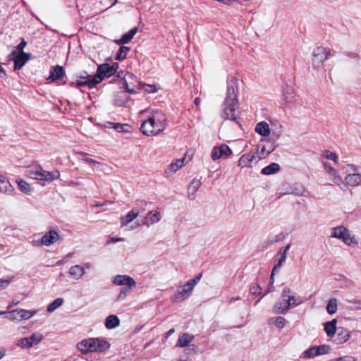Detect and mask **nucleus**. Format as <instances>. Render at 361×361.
<instances>
[{
    "label": "nucleus",
    "mask_w": 361,
    "mask_h": 361,
    "mask_svg": "<svg viewBox=\"0 0 361 361\" xmlns=\"http://www.w3.org/2000/svg\"><path fill=\"white\" fill-rule=\"evenodd\" d=\"M137 30L136 27L132 28L128 32L123 34L121 39H116L115 42L119 45L129 42L136 34Z\"/></svg>",
    "instance_id": "cd10ccee"
},
{
    "label": "nucleus",
    "mask_w": 361,
    "mask_h": 361,
    "mask_svg": "<svg viewBox=\"0 0 361 361\" xmlns=\"http://www.w3.org/2000/svg\"><path fill=\"white\" fill-rule=\"evenodd\" d=\"M129 48L128 47L121 46L116 55L115 59L118 61H123L126 59L128 51H129Z\"/></svg>",
    "instance_id": "ea45409f"
},
{
    "label": "nucleus",
    "mask_w": 361,
    "mask_h": 361,
    "mask_svg": "<svg viewBox=\"0 0 361 361\" xmlns=\"http://www.w3.org/2000/svg\"><path fill=\"white\" fill-rule=\"evenodd\" d=\"M337 310V300L336 298H331L329 300L326 311L329 314H333L336 313Z\"/></svg>",
    "instance_id": "58836bf2"
},
{
    "label": "nucleus",
    "mask_w": 361,
    "mask_h": 361,
    "mask_svg": "<svg viewBox=\"0 0 361 361\" xmlns=\"http://www.w3.org/2000/svg\"><path fill=\"white\" fill-rule=\"evenodd\" d=\"M184 165V159H178L175 162L171 163L165 171L166 177L171 176L173 173L182 168Z\"/></svg>",
    "instance_id": "4be33fe9"
},
{
    "label": "nucleus",
    "mask_w": 361,
    "mask_h": 361,
    "mask_svg": "<svg viewBox=\"0 0 361 361\" xmlns=\"http://www.w3.org/2000/svg\"><path fill=\"white\" fill-rule=\"evenodd\" d=\"M84 267V269H85V268H86V269H90V268L92 267V264H91V263H90V262H87V263H85V265H84V267Z\"/></svg>",
    "instance_id": "338daca9"
},
{
    "label": "nucleus",
    "mask_w": 361,
    "mask_h": 361,
    "mask_svg": "<svg viewBox=\"0 0 361 361\" xmlns=\"http://www.w3.org/2000/svg\"><path fill=\"white\" fill-rule=\"evenodd\" d=\"M123 239L122 238H113L111 239V241L114 242V243H117V242H120V241H122Z\"/></svg>",
    "instance_id": "0e129e2a"
},
{
    "label": "nucleus",
    "mask_w": 361,
    "mask_h": 361,
    "mask_svg": "<svg viewBox=\"0 0 361 361\" xmlns=\"http://www.w3.org/2000/svg\"><path fill=\"white\" fill-rule=\"evenodd\" d=\"M14 281V276H11L8 279H0V290L6 288L9 284Z\"/></svg>",
    "instance_id": "de8ad7c7"
},
{
    "label": "nucleus",
    "mask_w": 361,
    "mask_h": 361,
    "mask_svg": "<svg viewBox=\"0 0 361 361\" xmlns=\"http://www.w3.org/2000/svg\"><path fill=\"white\" fill-rule=\"evenodd\" d=\"M18 188L21 192L25 194H29L31 192V187L26 181L23 179L17 180Z\"/></svg>",
    "instance_id": "e433bc0d"
},
{
    "label": "nucleus",
    "mask_w": 361,
    "mask_h": 361,
    "mask_svg": "<svg viewBox=\"0 0 361 361\" xmlns=\"http://www.w3.org/2000/svg\"><path fill=\"white\" fill-rule=\"evenodd\" d=\"M275 273H273V271H271V276H270V286L271 287H273L272 285L274 282V276Z\"/></svg>",
    "instance_id": "bf43d9fd"
},
{
    "label": "nucleus",
    "mask_w": 361,
    "mask_h": 361,
    "mask_svg": "<svg viewBox=\"0 0 361 361\" xmlns=\"http://www.w3.org/2000/svg\"><path fill=\"white\" fill-rule=\"evenodd\" d=\"M274 150V147H270L269 149H267L266 146H262L259 149L258 148L255 154L257 157L258 161L265 158L267 155L271 154Z\"/></svg>",
    "instance_id": "72a5a7b5"
},
{
    "label": "nucleus",
    "mask_w": 361,
    "mask_h": 361,
    "mask_svg": "<svg viewBox=\"0 0 361 361\" xmlns=\"http://www.w3.org/2000/svg\"><path fill=\"white\" fill-rule=\"evenodd\" d=\"M125 87H126V89L127 90V91L130 93H133L135 92V91L133 90V89H130L128 87V83L126 82H125Z\"/></svg>",
    "instance_id": "680f3d73"
},
{
    "label": "nucleus",
    "mask_w": 361,
    "mask_h": 361,
    "mask_svg": "<svg viewBox=\"0 0 361 361\" xmlns=\"http://www.w3.org/2000/svg\"><path fill=\"white\" fill-rule=\"evenodd\" d=\"M329 51L322 47H317L312 53V63L314 66H320L323 62L328 59Z\"/></svg>",
    "instance_id": "9d476101"
},
{
    "label": "nucleus",
    "mask_w": 361,
    "mask_h": 361,
    "mask_svg": "<svg viewBox=\"0 0 361 361\" xmlns=\"http://www.w3.org/2000/svg\"><path fill=\"white\" fill-rule=\"evenodd\" d=\"M286 293H290V288L286 287L283 289L280 298L272 307L273 313L276 314H286L290 309V303L286 298Z\"/></svg>",
    "instance_id": "0eeeda50"
},
{
    "label": "nucleus",
    "mask_w": 361,
    "mask_h": 361,
    "mask_svg": "<svg viewBox=\"0 0 361 361\" xmlns=\"http://www.w3.org/2000/svg\"><path fill=\"white\" fill-rule=\"evenodd\" d=\"M336 324L337 320L336 319L326 322L324 324V331L328 338H333L335 334H336L338 329Z\"/></svg>",
    "instance_id": "6ab92c4d"
},
{
    "label": "nucleus",
    "mask_w": 361,
    "mask_h": 361,
    "mask_svg": "<svg viewBox=\"0 0 361 361\" xmlns=\"http://www.w3.org/2000/svg\"><path fill=\"white\" fill-rule=\"evenodd\" d=\"M269 323L274 324L278 329H283L286 324V320L284 317L278 316L276 317H271L269 319Z\"/></svg>",
    "instance_id": "f704fd0d"
},
{
    "label": "nucleus",
    "mask_w": 361,
    "mask_h": 361,
    "mask_svg": "<svg viewBox=\"0 0 361 361\" xmlns=\"http://www.w3.org/2000/svg\"><path fill=\"white\" fill-rule=\"evenodd\" d=\"M28 173L33 179L44 180L46 182H52L60 177V173L58 170L47 171L44 170L40 166L30 168Z\"/></svg>",
    "instance_id": "423d86ee"
},
{
    "label": "nucleus",
    "mask_w": 361,
    "mask_h": 361,
    "mask_svg": "<svg viewBox=\"0 0 361 361\" xmlns=\"http://www.w3.org/2000/svg\"><path fill=\"white\" fill-rule=\"evenodd\" d=\"M139 214L138 211L132 209L126 216L121 217V227L126 226L129 223L132 222Z\"/></svg>",
    "instance_id": "bb28decb"
},
{
    "label": "nucleus",
    "mask_w": 361,
    "mask_h": 361,
    "mask_svg": "<svg viewBox=\"0 0 361 361\" xmlns=\"http://www.w3.org/2000/svg\"><path fill=\"white\" fill-rule=\"evenodd\" d=\"M237 81L231 80L228 83L226 96L223 105L224 117L231 121H236L235 109L238 105Z\"/></svg>",
    "instance_id": "f257e3e1"
},
{
    "label": "nucleus",
    "mask_w": 361,
    "mask_h": 361,
    "mask_svg": "<svg viewBox=\"0 0 361 361\" xmlns=\"http://www.w3.org/2000/svg\"><path fill=\"white\" fill-rule=\"evenodd\" d=\"M156 124L155 118L152 116L142 123L140 129L143 134L146 135H154L157 133L156 132Z\"/></svg>",
    "instance_id": "ddd939ff"
},
{
    "label": "nucleus",
    "mask_w": 361,
    "mask_h": 361,
    "mask_svg": "<svg viewBox=\"0 0 361 361\" xmlns=\"http://www.w3.org/2000/svg\"><path fill=\"white\" fill-rule=\"evenodd\" d=\"M6 71L3 68V67L1 66V65L0 64V76L3 78H6Z\"/></svg>",
    "instance_id": "4d7b16f0"
},
{
    "label": "nucleus",
    "mask_w": 361,
    "mask_h": 361,
    "mask_svg": "<svg viewBox=\"0 0 361 361\" xmlns=\"http://www.w3.org/2000/svg\"><path fill=\"white\" fill-rule=\"evenodd\" d=\"M65 75V71L63 68L61 66H56L51 67L50 69V75L49 79L51 81H55L56 80L61 79Z\"/></svg>",
    "instance_id": "412c9836"
},
{
    "label": "nucleus",
    "mask_w": 361,
    "mask_h": 361,
    "mask_svg": "<svg viewBox=\"0 0 361 361\" xmlns=\"http://www.w3.org/2000/svg\"><path fill=\"white\" fill-rule=\"evenodd\" d=\"M332 361H357V359L355 357L350 355H345L343 357L336 358Z\"/></svg>",
    "instance_id": "8fccbe9b"
},
{
    "label": "nucleus",
    "mask_w": 361,
    "mask_h": 361,
    "mask_svg": "<svg viewBox=\"0 0 361 361\" xmlns=\"http://www.w3.org/2000/svg\"><path fill=\"white\" fill-rule=\"evenodd\" d=\"M63 299L62 298H57L47 306V311L48 312H53L57 308L61 307L63 305Z\"/></svg>",
    "instance_id": "c9c22d12"
},
{
    "label": "nucleus",
    "mask_w": 361,
    "mask_h": 361,
    "mask_svg": "<svg viewBox=\"0 0 361 361\" xmlns=\"http://www.w3.org/2000/svg\"><path fill=\"white\" fill-rule=\"evenodd\" d=\"M323 156L327 159L332 160L336 164H338V155L329 150H324L323 152Z\"/></svg>",
    "instance_id": "79ce46f5"
},
{
    "label": "nucleus",
    "mask_w": 361,
    "mask_h": 361,
    "mask_svg": "<svg viewBox=\"0 0 361 361\" xmlns=\"http://www.w3.org/2000/svg\"><path fill=\"white\" fill-rule=\"evenodd\" d=\"M200 185H201V181L199 179L195 178L190 182V183L188 186V198L190 200L195 199V193L200 188Z\"/></svg>",
    "instance_id": "b1692460"
},
{
    "label": "nucleus",
    "mask_w": 361,
    "mask_h": 361,
    "mask_svg": "<svg viewBox=\"0 0 361 361\" xmlns=\"http://www.w3.org/2000/svg\"><path fill=\"white\" fill-rule=\"evenodd\" d=\"M142 90L148 93L155 92L157 91V87L155 85H148L143 84L142 85Z\"/></svg>",
    "instance_id": "09e8293b"
},
{
    "label": "nucleus",
    "mask_w": 361,
    "mask_h": 361,
    "mask_svg": "<svg viewBox=\"0 0 361 361\" xmlns=\"http://www.w3.org/2000/svg\"><path fill=\"white\" fill-rule=\"evenodd\" d=\"M79 154L82 157V159L89 164L93 165L94 166L100 165V163L99 161L87 157L88 154L87 153L80 152Z\"/></svg>",
    "instance_id": "a18cd8bd"
},
{
    "label": "nucleus",
    "mask_w": 361,
    "mask_h": 361,
    "mask_svg": "<svg viewBox=\"0 0 361 361\" xmlns=\"http://www.w3.org/2000/svg\"><path fill=\"white\" fill-rule=\"evenodd\" d=\"M30 58V54L25 52L19 53L18 55L14 58V70L18 71L21 69Z\"/></svg>",
    "instance_id": "f3484780"
},
{
    "label": "nucleus",
    "mask_w": 361,
    "mask_h": 361,
    "mask_svg": "<svg viewBox=\"0 0 361 361\" xmlns=\"http://www.w3.org/2000/svg\"><path fill=\"white\" fill-rule=\"evenodd\" d=\"M78 349L83 354L92 352H103L109 348L108 343L98 338L84 339L77 345Z\"/></svg>",
    "instance_id": "f03ea898"
},
{
    "label": "nucleus",
    "mask_w": 361,
    "mask_h": 361,
    "mask_svg": "<svg viewBox=\"0 0 361 361\" xmlns=\"http://www.w3.org/2000/svg\"><path fill=\"white\" fill-rule=\"evenodd\" d=\"M111 66L115 69V73H116L118 68V64L117 63H114L112 65H111Z\"/></svg>",
    "instance_id": "774afa93"
},
{
    "label": "nucleus",
    "mask_w": 361,
    "mask_h": 361,
    "mask_svg": "<svg viewBox=\"0 0 361 361\" xmlns=\"http://www.w3.org/2000/svg\"><path fill=\"white\" fill-rule=\"evenodd\" d=\"M128 288H123L121 289L118 296V300H123L126 297V295H127V292H128Z\"/></svg>",
    "instance_id": "5fc2aeb1"
},
{
    "label": "nucleus",
    "mask_w": 361,
    "mask_h": 361,
    "mask_svg": "<svg viewBox=\"0 0 361 361\" xmlns=\"http://www.w3.org/2000/svg\"><path fill=\"white\" fill-rule=\"evenodd\" d=\"M13 190V187L9 181L3 176L0 175V192L10 193Z\"/></svg>",
    "instance_id": "473e14b6"
},
{
    "label": "nucleus",
    "mask_w": 361,
    "mask_h": 361,
    "mask_svg": "<svg viewBox=\"0 0 361 361\" xmlns=\"http://www.w3.org/2000/svg\"><path fill=\"white\" fill-rule=\"evenodd\" d=\"M316 348L317 350L318 355L329 354L331 350V348L329 345H316Z\"/></svg>",
    "instance_id": "37998d69"
},
{
    "label": "nucleus",
    "mask_w": 361,
    "mask_h": 361,
    "mask_svg": "<svg viewBox=\"0 0 361 361\" xmlns=\"http://www.w3.org/2000/svg\"><path fill=\"white\" fill-rule=\"evenodd\" d=\"M27 42L24 39H21L20 43L16 47V49L19 51V53L24 52L23 49L26 47Z\"/></svg>",
    "instance_id": "603ef678"
},
{
    "label": "nucleus",
    "mask_w": 361,
    "mask_h": 361,
    "mask_svg": "<svg viewBox=\"0 0 361 361\" xmlns=\"http://www.w3.org/2000/svg\"><path fill=\"white\" fill-rule=\"evenodd\" d=\"M19 303V301L18 300H13L11 301V302L8 305V309H10L11 308L13 305H16Z\"/></svg>",
    "instance_id": "13d9d810"
},
{
    "label": "nucleus",
    "mask_w": 361,
    "mask_h": 361,
    "mask_svg": "<svg viewBox=\"0 0 361 361\" xmlns=\"http://www.w3.org/2000/svg\"><path fill=\"white\" fill-rule=\"evenodd\" d=\"M69 275L75 280L80 279L85 274L84 267L80 265H74L69 269Z\"/></svg>",
    "instance_id": "5701e85b"
},
{
    "label": "nucleus",
    "mask_w": 361,
    "mask_h": 361,
    "mask_svg": "<svg viewBox=\"0 0 361 361\" xmlns=\"http://www.w3.org/2000/svg\"><path fill=\"white\" fill-rule=\"evenodd\" d=\"M350 331L343 327L338 326L336 334H335L333 339L334 343L341 345L346 343L350 338Z\"/></svg>",
    "instance_id": "f8f14e48"
},
{
    "label": "nucleus",
    "mask_w": 361,
    "mask_h": 361,
    "mask_svg": "<svg viewBox=\"0 0 361 361\" xmlns=\"http://www.w3.org/2000/svg\"><path fill=\"white\" fill-rule=\"evenodd\" d=\"M250 293L253 295H260L262 292V288L258 285H253L250 287Z\"/></svg>",
    "instance_id": "3c124183"
},
{
    "label": "nucleus",
    "mask_w": 361,
    "mask_h": 361,
    "mask_svg": "<svg viewBox=\"0 0 361 361\" xmlns=\"http://www.w3.org/2000/svg\"><path fill=\"white\" fill-rule=\"evenodd\" d=\"M17 345L22 348H32V343H30L27 337H24L18 341Z\"/></svg>",
    "instance_id": "c03bdc74"
},
{
    "label": "nucleus",
    "mask_w": 361,
    "mask_h": 361,
    "mask_svg": "<svg viewBox=\"0 0 361 361\" xmlns=\"http://www.w3.org/2000/svg\"><path fill=\"white\" fill-rule=\"evenodd\" d=\"M331 237L341 240L344 244L348 246L358 245L355 235L343 226H338L331 229Z\"/></svg>",
    "instance_id": "39448f33"
},
{
    "label": "nucleus",
    "mask_w": 361,
    "mask_h": 361,
    "mask_svg": "<svg viewBox=\"0 0 361 361\" xmlns=\"http://www.w3.org/2000/svg\"><path fill=\"white\" fill-rule=\"evenodd\" d=\"M120 320L116 315H109L105 322V326L108 329H112L119 326Z\"/></svg>",
    "instance_id": "c756f323"
},
{
    "label": "nucleus",
    "mask_w": 361,
    "mask_h": 361,
    "mask_svg": "<svg viewBox=\"0 0 361 361\" xmlns=\"http://www.w3.org/2000/svg\"><path fill=\"white\" fill-rule=\"evenodd\" d=\"M166 126H167V124L166 123H164L162 125L159 124V133L161 130H163L166 128Z\"/></svg>",
    "instance_id": "e2e57ef3"
},
{
    "label": "nucleus",
    "mask_w": 361,
    "mask_h": 361,
    "mask_svg": "<svg viewBox=\"0 0 361 361\" xmlns=\"http://www.w3.org/2000/svg\"><path fill=\"white\" fill-rule=\"evenodd\" d=\"M280 170V166L277 163H271L263 168L261 171V173L264 175H271L275 174Z\"/></svg>",
    "instance_id": "2f4dec72"
},
{
    "label": "nucleus",
    "mask_w": 361,
    "mask_h": 361,
    "mask_svg": "<svg viewBox=\"0 0 361 361\" xmlns=\"http://www.w3.org/2000/svg\"><path fill=\"white\" fill-rule=\"evenodd\" d=\"M231 154L232 150L231 148L228 145L222 144L219 147H214L212 149L211 152V157L214 161H216L224 156H225V157H228Z\"/></svg>",
    "instance_id": "9b49d317"
},
{
    "label": "nucleus",
    "mask_w": 361,
    "mask_h": 361,
    "mask_svg": "<svg viewBox=\"0 0 361 361\" xmlns=\"http://www.w3.org/2000/svg\"><path fill=\"white\" fill-rule=\"evenodd\" d=\"M194 339V336L188 333H184L178 338L176 346L184 348L188 345Z\"/></svg>",
    "instance_id": "c85d7f7f"
},
{
    "label": "nucleus",
    "mask_w": 361,
    "mask_h": 361,
    "mask_svg": "<svg viewBox=\"0 0 361 361\" xmlns=\"http://www.w3.org/2000/svg\"><path fill=\"white\" fill-rule=\"evenodd\" d=\"M257 157L255 154H243L238 160V166L241 167L248 166Z\"/></svg>",
    "instance_id": "393cba45"
},
{
    "label": "nucleus",
    "mask_w": 361,
    "mask_h": 361,
    "mask_svg": "<svg viewBox=\"0 0 361 361\" xmlns=\"http://www.w3.org/2000/svg\"><path fill=\"white\" fill-rule=\"evenodd\" d=\"M290 245H287L286 247L281 248L278 253V255L279 256V259H277L278 262L273 268V273H277L279 271L281 267L287 258V253L290 250Z\"/></svg>",
    "instance_id": "dca6fc26"
},
{
    "label": "nucleus",
    "mask_w": 361,
    "mask_h": 361,
    "mask_svg": "<svg viewBox=\"0 0 361 361\" xmlns=\"http://www.w3.org/2000/svg\"><path fill=\"white\" fill-rule=\"evenodd\" d=\"M59 235L57 232L54 231H50L46 233L41 238V244L42 245L49 246L54 244L58 239Z\"/></svg>",
    "instance_id": "a211bd4d"
},
{
    "label": "nucleus",
    "mask_w": 361,
    "mask_h": 361,
    "mask_svg": "<svg viewBox=\"0 0 361 361\" xmlns=\"http://www.w3.org/2000/svg\"><path fill=\"white\" fill-rule=\"evenodd\" d=\"M115 74V69L109 63H103L97 67V73L91 82L92 86L100 83L104 78H109Z\"/></svg>",
    "instance_id": "6e6552de"
},
{
    "label": "nucleus",
    "mask_w": 361,
    "mask_h": 361,
    "mask_svg": "<svg viewBox=\"0 0 361 361\" xmlns=\"http://www.w3.org/2000/svg\"><path fill=\"white\" fill-rule=\"evenodd\" d=\"M37 313L36 310H27L24 309H16L8 312L7 318L11 321L20 322L23 319H28Z\"/></svg>",
    "instance_id": "1a4fd4ad"
},
{
    "label": "nucleus",
    "mask_w": 361,
    "mask_h": 361,
    "mask_svg": "<svg viewBox=\"0 0 361 361\" xmlns=\"http://www.w3.org/2000/svg\"><path fill=\"white\" fill-rule=\"evenodd\" d=\"M323 166L326 173L332 177V180L336 185L339 186L343 183V180L341 176L338 174V171L330 165V164L323 162Z\"/></svg>",
    "instance_id": "2eb2a0df"
},
{
    "label": "nucleus",
    "mask_w": 361,
    "mask_h": 361,
    "mask_svg": "<svg viewBox=\"0 0 361 361\" xmlns=\"http://www.w3.org/2000/svg\"><path fill=\"white\" fill-rule=\"evenodd\" d=\"M316 356H318L317 350L316 346L311 347L307 349L303 353V357L305 358H313Z\"/></svg>",
    "instance_id": "a19ab883"
},
{
    "label": "nucleus",
    "mask_w": 361,
    "mask_h": 361,
    "mask_svg": "<svg viewBox=\"0 0 361 361\" xmlns=\"http://www.w3.org/2000/svg\"><path fill=\"white\" fill-rule=\"evenodd\" d=\"M19 54V51L16 49L13 50L8 56V58L10 59H13L14 61V58L18 56Z\"/></svg>",
    "instance_id": "6e6d98bb"
},
{
    "label": "nucleus",
    "mask_w": 361,
    "mask_h": 361,
    "mask_svg": "<svg viewBox=\"0 0 361 361\" xmlns=\"http://www.w3.org/2000/svg\"><path fill=\"white\" fill-rule=\"evenodd\" d=\"M30 343H32V347L37 345L43 338V336L39 332H35L32 334L30 337H27Z\"/></svg>",
    "instance_id": "4c0bfd02"
},
{
    "label": "nucleus",
    "mask_w": 361,
    "mask_h": 361,
    "mask_svg": "<svg viewBox=\"0 0 361 361\" xmlns=\"http://www.w3.org/2000/svg\"><path fill=\"white\" fill-rule=\"evenodd\" d=\"M6 355V350L3 348L0 349V360L3 358Z\"/></svg>",
    "instance_id": "052dcab7"
},
{
    "label": "nucleus",
    "mask_w": 361,
    "mask_h": 361,
    "mask_svg": "<svg viewBox=\"0 0 361 361\" xmlns=\"http://www.w3.org/2000/svg\"><path fill=\"white\" fill-rule=\"evenodd\" d=\"M341 170L345 174L344 180L348 186L361 185V165L347 164L341 167Z\"/></svg>",
    "instance_id": "7ed1b4c3"
},
{
    "label": "nucleus",
    "mask_w": 361,
    "mask_h": 361,
    "mask_svg": "<svg viewBox=\"0 0 361 361\" xmlns=\"http://www.w3.org/2000/svg\"><path fill=\"white\" fill-rule=\"evenodd\" d=\"M156 218L157 212L155 211L154 213H153V212H150L145 218V224L149 226V224L154 223L156 221Z\"/></svg>",
    "instance_id": "49530a36"
},
{
    "label": "nucleus",
    "mask_w": 361,
    "mask_h": 361,
    "mask_svg": "<svg viewBox=\"0 0 361 361\" xmlns=\"http://www.w3.org/2000/svg\"><path fill=\"white\" fill-rule=\"evenodd\" d=\"M94 79V75L87 74L85 77H79L76 81V85L78 87L87 86L89 88H92L91 82Z\"/></svg>",
    "instance_id": "7c9ffc66"
},
{
    "label": "nucleus",
    "mask_w": 361,
    "mask_h": 361,
    "mask_svg": "<svg viewBox=\"0 0 361 361\" xmlns=\"http://www.w3.org/2000/svg\"><path fill=\"white\" fill-rule=\"evenodd\" d=\"M174 332V329H170L166 334V338H167L168 336H169L170 335H171L172 334H173Z\"/></svg>",
    "instance_id": "69168bd1"
},
{
    "label": "nucleus",
    "mask_w": 361,
    "mask_h": 361,
    "mask_svg": "<svg viewBox=\"0 0 361 361\" xmlns=\"http://www.w3.org/2000/svg\"><path fill=\"white\" fill-rule=\"evenodd\" d=\"M111 125H113L114 128H115L118 132H122L124 131V128L126 126V125L120 124V123H110Z\"/></svg>",
    "instance_id": "864d4df0"
},
{
    "label": "nucleus",
    "mask_w": 361,
    "mask_h": 361,
    "mask_svg": "<svg viewBox=\"0 0 361 361\" xmlns=\"http://www.w3.org/2000/svg\"><path fill=\"white\" fill-rule=\"evenodd\" d=\"M202 274L200 273L195 278L190 279L185 284L177 287L173 295L174 301H183L188 298L192 293L194 287L199 283Z\"/></svg>",
    "instance_id": "20e7f679"
},
{
    "label": "nucleus",
    "mask_w": 361,
    "mask_h": 361,
    "mask_svg": "<svg viewBox=\"0 0 361 361\" xmlns=\"http://www.w3.org/2000/svg\"><path fill=\"white\" fill-rule=\"evenodd\" d=\"M255 131L259 135L266 137L270 134V128L265 121H261L256 125Z\"/></svg>",
    "instance_id": "a878e982"
},
{
    "label": "nucleus",
    "mask_w": 361,
    "mask_h": 361,
    "mask_svg": "<svg viewBox=\"0 0 361 361\" xmlns=\"http://www.w3.org/2000/svg\"><path fill=\"white\" fill-rule=\"evenodd\" d=\"M286 298L290 303V307L294 308L303 303V300L290 289V293H286Z\"/></svg>",
    "instance_id": "aec40b11"
},
{
    "label": "nucleus",
    "mask_w": 361,
    "mask_h": 361,
    "mask_svg": "<svg viewBox=\"0 0 361 361\" xmlns=\"http://www.w3.org/2000/svg\"><path fill=\"white\" fill-rule=\"evenodd\" d=\"M113 283L117 286L126 285L128 286V289L136 286L135 280L132 277L126 275H117L114 276Z\"/></svg>",
    "instance_id": "4468645a"
}]
</instances>
